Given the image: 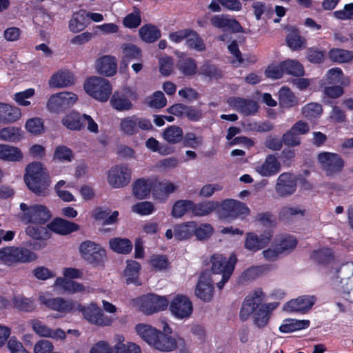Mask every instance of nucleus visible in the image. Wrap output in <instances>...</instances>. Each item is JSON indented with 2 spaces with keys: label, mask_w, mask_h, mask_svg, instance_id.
Masks as SVG:
<instances>
[{
  "label": "nucleus",
  "mask_w": 353,
  "mask_h": 353,
  "mask_svg": "<svg viewBox=\"0 0 353 353\" xmlns=\"http://www.w3.org/2000/svg\"><path fill=\"white\" fill-rule=\"evenodd\" d=\"M264 294L261 290L254 291L246 296L240 310V318L246 321L254 313L253 321L259 328L264 327L268 323L270 312L276 308L277 304H263Z\"/></svg>",
  "instance_id": "1"
},
{
  "label": "nucleus",
  "mask_w": 353,
  "mask_h": 353,
  "mask_svg": "<svg viewBox=\"0 0 353 353\" xmlns=\"http://www.w3.org/2000/svg\"><path fill=\"white\" fill-rule=\"evenodd\" d=\"M24 181L28 188L39 196H46L50 193V180L46 170L40 163H32L26 167Z\"/></svg>",
  "instance_id": "2"
},
{
  "label": "nucleus",
  "mask_w": 353,
  "mask_h": 353,
  "mask_svg": "<svg viewBox=\"0 0 353 353\" xmlns=\"http://www.w3.org/2000/svg\"><path fill=\"white\" fill-rule=\"evenodd\" d=\"M237 259L234 254H232L229 259L221 254H216L210 259L211 271H209L212 278H217L216 286L222 290L225 283L230 279Z\"/></svg>",
  "instance_id": "3"
},
{
  "label": "nucleus",
  "mask_w": 353,
  "mask_h": 353,
  "mask_svg": "<svg viewBox=\"0 0 353 353\" xmlns=\"http://www.w3.org/2000/svg\"><path fill=\"white\" fill-rule=\"evenodd\" d=\"M36 259V254L25 248L8 246L0 249V261L7 265L29 263Z\"/></svg>",
  "instance_id": "4"
},
{
  "label": "nucleus",
  "mask_w": 353,
  "mask_h": 353,
  "mask_svg": "<svg viewBox=\"0 0 353 353\" xmlns=\"http://www.w3.org/2000/svg\"><path fill=\"white\" fill-rule=\"evenodd\" d=\"M20 210L19 219L25 223L44 224L52 216L48 208L41 204L28 205L24 203H21L20 204Z\"/></svg>",
  "instance_id": "5"
},
{
  "label": "nucleus",
  "mask_w": 353,
  "mask_h": 353,
  "mask_svg": "<svg viewBox=\"0 0 353 353\" xmlns=\"http://www.w3.org/2000/svg\"><path fill=\"white\" fill-rule=\"evenodd\" d=\"M85 92L101 102L107 101L112 93L110 81L101 77H92L84 83Z\"/></svg>",
  "instance_id": "6"
},
{
  "label": "nucleus",
  "mask_w": 353,
  "mask_h": 353,
  "mask_svg": "<svg viewBox=\"0 0 353 353\" xmlns=\"http://www.w3.org/2000/svg\"><path fill=\"white\" fill-rule=\"evenodd\" d=\"M77 309L82 313L83 318L91 324L105 327L110 326L113 323L114 319L105 315L103 310L94 303L86 306L79 305Z\"/></svg>",
  "instance_id": "7"
},
{
  "label": "nucleus",
  "mask_w": 353,
  "mask_h": 353,
  "mask_svg": "<svg viewBox=\"0 0 353 353\" xmlns=\"http://www.w3.org/2000/svg\"><path fill=\"white\" fill-rule=\"evenodd\" d=\"M79 252L85 261L94 265L101 264L106 256L105 250L99 244L90 240L81 243Z\"/></svg>",
  "instance_id": "8"
},
{
  "label": "nucleus",
  "mask_w": 353,
  "mask_h": 353,
  "mask_svg": "<svg viewBox=\"0 0 353 353\" xmlns=\"http://www.w3.org/2000/svg\"><path fill=\"white\" fill-rule=\"evenodd\" d=\"M152 128V125L149 119L136 115L122 119L119 124L121 132L127 136H132L138 134L140 130H148Z\"/></svg>",
  "instance_id": "9"
},
{
  "label": "nucleus",
  "mask_w": 353,
  "mask_h": 353,
  "mask_svg": "<svg viewBox=\"0 0 353 353\" xmlns=\"http://www.w3.org/2000/svg\"><path fill=\"white\" fill-rule=\"evenodd\" d=\"M217 278H212L209 270L203 271L199 278L195 288V296L205 302H210L214 296V282Z\"/></svg>",
  "instance_id": "10"
},
{
  "label": "nucleus",
  "mask_w": 353,
  "mask_h": 353,
  "mask_svg": "<svg viewBox=\"0 0 353 353\" xmlns=\"http://www.w3.org/2000/svg\"><path fill=\"white\" fill-rule=\"evenodd\" d=\"M77 99V95L74 93L61 92L52 95L48 101L47 106L50 112L59 113L72 107Z\"/></svg>",
  "instance_id": "11"
},
{
  "label": "nucleus",
  "mask_w": 353,
  "mask_h": 353,
  "mask_svg": "<svg viewBox=\"0 0 353 353\" xmlns=\"http://www.w3.org/2000/svg\"><path fill=\"white\" fill-rule=\"evenodd\" d=\"M317 159L321 168L327 176L340 172L344 166L343 159L336 153L321 152L318 154Z\"/></svg>",
  "instance_id": "12"
},
{
  "label": "nucleus",
  "mask_w": 353,
  "mask_h": 353,
  "mask_svg": "<svg viewBox=\"0 0 353 353\" xmlns=\"http://www.w3.org/2000/svg\"><path fill=\"white\" fill-rule=\"evenodd\" d=\"M185 343V340L181 337L174 338L159 331L152 347L160 352H170L181 348L183 350ZM182 352L184 353V350Z\"/></svg>",
  "instance_id": "13"
},
{
  "label": "nucleus",
  "mask_w": 353,
  "mask_h": 353,
  "mask_svg": "<svg viewBox=\"0 0 353 353\" xmlns=\"http://www.w3.org/2000/svg\"><path fill=\"white\" fill-rule=\"evenodd\" d=\"M131 170L125 165H115L108 172V183L114 188L126 186L131 181Z\"/></svg>",
  "instance_id": "14"
},
{
  "label": "nucleus",
  "mask_w": 353,
  "mask_h": 353,
  "mask_svg": "<svg viewBox=\"0 0 353 353\" xmlns=\"http://www.w3.org/2000/svg\"><path fill=\"white\" fill-rule=\"evenodd\" d=\"M138 302L140 304L141 310L145 314L163 310L169 304V301L165 297L153 294L142 296Z\"/></svg>",
  "instance_id": "15"
},
{
  "label": "nucleus",
  "mask_w": 353,
  "mask_h": 353,
  "mask_svg": "<svg viewBox=\"0 0 353 353\" xmlns=\"http://www.w3.org/2000/svg\"><path fill=\"white\" fill-rule=\"evenodd\" d=\"M170 310L176 318L183 319L190 316L193 306L188 296L179 294L170 302Z\"/></svg>",
  "instance_id": "16"
},
{
  "label": "nucleus",
  "mask_w": 353,
  "mask_h": 353,
  "mask_svg": "<svg viewBox=\"0 0 353 353\" xmlns=\"http://www.w3.org/2000/svg\"><path fill=\"white\" fill-rule=\"evenodd\" d=\"M296 190V178L290 172H283L279 175L275 185L276 194L281 197L293 194Z\"/></svg>",
  "instance_id": "17"
},
{
  "label": "nucleus",
  "mask_w": 353,
  "mask_h": 353,
  "mask_svg": "<svg viewBox=\"0 0 353 353\" xmlns=\"http://www.w3.org/2000/svg\"><path fill=\"white\" fill-rule=\"evenodd\" d=\"M250 212L247 205L239 201L228 199L221 206V216L235 219L241 215H248Z\"/></svg>",
  "instance_id": "18"
},
{
  "label": "nucleus",
  "mask_w": 353,
  "mask_h": 353,
  "mask_svg": "<svg viewBox=\"0 0 353 353\" xmlns=\"http://www.w3.org/2000/svg\"><path fill=\"white\" fill-rule=\"evenodd\" d=\"M39 301L49 309L61 313H69L75 306L72 300H65L61 297L49 298L44 294L39 295Z\"/></svg>",
  "instance_id": "19"
},
{
  "label": "nucleus",
  "mask_w": 353,
  "mask_h": 353,
  "mask_svg": "<svg viewBox=\"0 0 353 353\" xmlns=\"http://www.w3.org/2000/svg\"><path fill=\"white\" fill-rule=\"evenodd\" d=\"M211 24L223 30H232L234 32H243V28L235 19L226 14L214 15L210 19Z\"/></svg>",
  "instance_id": "20"
},
{
  "label": "nucleus",
  "mask_w": 353,
  "mask_h": 353,
  "mask_svg": "<svg viewBox=\"0 0 353 353\" xmlns=\"http://www.w3.org/2000/svg\"><path fill=\"white\" fill-rule=\"evenodd\" d=\"M95 69L101 75L112 77L117 72V59L110 55L102 56L96 60Z\"/></svg>",
  "instance_id": "21"
},
{
  "label": "nucleus",
  "mask_w": 353,
  "mask_h": 353,
  "mask_svg": "<svg viewBox=\"0 0 353 353\" xmlns=\"http://www.w3.org/2000/svg\"><path fill=\"white\" fill-rule=\"evenodd\" d=\"M227 102L230 106L245 116L253 114L258 110L257 103L251 99L230 97Z\"/></svg>",
  "instance_id": "22"
},
{
  "label": "nucleus",
  "mask_w": 353,
  "mask_h": 353,
  "mask_svg": "<svg viewBox=\"0 0 353 353\" xmlns=\"http://www.w3.org/2000/svg\"><path fill=\"white\" fill-rule=\"evenodd\" d=\"M316 298L314 296H301L285 303L283 310L290 312H307L314 305Z\"/></svg>",
  "instance_id": "23"
},
{
  "label": "nucleus",
  "mask_w": 353,
  "mask_h": 353,
  "mask_svg": "<svg viewBox=\"0 0 353 353\" xmlns=\"http://www.w3.org/2000/svg\"><path fill=\"white\" fill-rule=\"evenodd\" d=\"M31 324L33 330L39 336L43 337H49L54 339H64L65 338V332L58 328L57 330H52L47 325L42 323L39 320H32Z\"/></svg>",
  "instance_id": "24"
},
{
  "label": "nucleus",
  "mask_w": 353,
  "mask_h": 353,
  "mask_svg": "<svg viewBox=\"0 0 353 353\" xmlns=\"http://www.w3.org/2000/svg\"><path fill=\"white\" fill-rule=\"evenodd\" d=\"M255 170L263 176H270L280 170V163L274 155L269 154L262 164L255 167Z\"/></svg>",
  "instance_id": "25"
},
{
  "label": "nucleus",
  "mask_w": 353,
  "mask_h": 353,
  "mask_svg": "<svg viewBox=\"0 0 353 353\" xmlns=\"http://www.w3.org/2000/svg\"><path fill=\"white\" fill-rule=\"evenodd\" d=\"M48 227L52 231L62 235L70 234L79 229V225L77 223L61 218L54 219Z\"/></svg>",
  "instance_id": "26"
},
{
  "label": "nucleus",
  "mask_w": 353,
  "mask_h": 353,
  "mask_svg": "<svg viewBox=\"0 0 353 353\" xmlns=\"http://www.w3.org/2000/svg\"><path fill=\"white\" fill-rule=\"evenodd\" d=\"M74 83V76L69 71H59L54 74L49 81L50 86L57 88H65L72 85Z\"/></svg>",
  "instance_id": "27"
},
{
  "label": "nucleus",
  "mask_w": 353,
  "mask_h": 353,
  "mask_svg": "<svg viewBox=\"0 0 353 353\" xmlns=\"http://www.w3.org/2000/svg\"><path fill=\"white\" fill-rule=\"evenodd\" d=\"M89 23L86 10H80L73 14L69 22V29L73 33H77L84 30Z\"/></svg>",
  "instance_id": "28"
},
{
  "label": "nucleus",
  "mask_w": 353,
  "mask_h": 353,
  "mask_svg": "<svg viewBox=\"0 0 353 353\" xmlns=\"http://www.w3.org/2000/svg\"><path fill=\"white\" fill-rule=\"evenodd\" d=\"M61 123L68 130H81L84 128L83 114L72 111L63 117Z\"/></svg>",
  "instance_id": "29"
},
{
  "label": "nucleus",
  "mask_w": 353,
  "mask_h": 353,
  "mask_svg": "<svg viewBox=\"0 0 353 353\" xmlns=\"http://www.w3.org/2000/svg\"><path fill=\"white\" fill-rule=\"evenodd\" d=\"M20 117L21 111L18 108L0 103V123H12Z\"/></svg>",
  "instance_id": "30"
},
{
  "label": "nucleus",
  "mask_w": 353,
  "mask_h": 353,
  "mask_svg": "<svg viewBox=\"0 0 353 353\" xmlns=\"http://www.w3.org/2000/svg\"><path fill=\"white\" fill-rule=\"evenodd\" d=\"M176 68L186 77L194 76L197 71L196 61L188 57H180L176 63Z\"/></svg>",
  "instance_id": "31"
},
{
  "label": "nucleus",
  "mask_w": 353,
  "mask_h": 353,
  "mask_svg": "<svg viewBox=\"0 0 353 353\" xmlns=\"http://www.w3.org/2000/svg\"><path fill=\"white\" fill-rule=\"evenodd\" d=\"M23 157L21 150L17 147L0 144V159L7 161H20Z\"/></svg>",
  "instance_id": "32"
},
{
  "label": "nucleus",
  "mask_w": 353,
  "mask_h": 353,
  "mask_svg": "<svg viewBox=\"0 0 353 353\" xmlns=\"http://www.w3.org/2000/svg\"><path fill=\"white\" fill-rule=\"evenodd\" d=\"M331 277L336 284H341L343 281L349 279L353 275V263L347 262L343 264L339 269L336 268L331 272Z\"/></svg>",
  "instance_id": "33"
},
{
  "label": "nucleus",
  "mask_w": 353,
  "mask_h": 353,
  "mask_svg": "<svg viewBox=\"0 0 353 353\" xmlns=\"http://www.w3.org/2000/svg\"><path fill=\"white\" fill-rule=\"evenodd\" d=\"M138 335L150 346H152L159 330L148 324H138L135 327Z\"/></svg>",
  "instance_id": "34"
},
{
  "label": "nucleus",
  "mask_w": 353,
  "mask_h": 353,
  "mask_svg": "<svg viewBox=\"0 0 353 353\" xmlns=\"http://www.w3.org/2000/svg\"><path fill=\"white\" fill-rule=\"evenodd\" d=\"M152 190V181L150 179H139L133 185V194L138 199L147 197Z\"/></svg>",
  "instance_id": "35"
},
{
  "label": "nucleus",
  "mask_w": 353,
  "mask_h": 353,
  "mask_svg": "<svg viewBox=\"0 0 353 353\" xmlns=\"http://www.w3.org/2000/svg\"><path fill=\"white\" fill-rule=\"evenodd\" d=\"M195 230V222L190 221L174 227V237L179 241H183L191 237Z\"/></svg>",
  "instance_id": "36"
},
{
  "label": "nucleus",
  "mask_w": 353,
  "mask_h": 353,
  "mask_svg": "<svg viewBox=\"0 0 353 353\" xmlns=\"http://www.w3.org/2000/svg\"><path fill=\"white\" fill-rule=\"evenodd\" d=\"M109 245L114 252L119 254H127L132 250V243L128 239L112 238L110 239Z\"/></svg>",
  "instance_id": "37"
},
{
  "label": "nucleus",
  "mask_w": 353,
  "mask_h": 353,
  "mask_svg": "<svg viewBox=\"0 0 353 353\" xmlns=\"http://www.w3.org/2000/svg\"><path fill=\"white\" fill-rule=\"evenodd\" d=\"M139 35L143 41L153 43L161 37V31L152 24H146L139 29Z\"/></svg>",
  "instance_id": "38"
},
{
  "label": "nucleus",
  "mask_w": 353,
  "mask_h": 353,
  "mask_svg": "<svg viewBox=\"0 0 353 353\" xmlns=\"http://www.w3.org/2000/svg\"><path fill=\"white\" fill-rule=\"evenodd\" d=\"M119 212L111 210L108 208H97L94 211V218L96 220L103 221V225H110L115 223L117 220Z\"/></svg>",
  "instance_id": "39"
},
{
  "label": "nucleus",
  "mask_w": 353,
  "mask_h": 353,
  "mask_svg": "<svg viewBox=\"0 0 353 353\" xmlns=\"http://www.w3.org/2000/svg\"><path fill=\"white\" fill-rule=\"evenodd\" d=\"M217 206L218 203L213 201H206L196 204L193 202L192 213L197 216H206L213 212Z\"/></svg>",
  "instance_id": "40"
},
{
  "label": "nucleus",
  "mask_w": 353,
  "mask_h": 353,
  "mask_svg": "<svg viewBox=\"0 0 353 353\" xmlns=\"http://www.w3.org/2000/svg\"><path fill=\"white\" fill-rule=\"evenodd\" d=\"M54 285L61 287L65 292L70 294L81 292L85 290V287L81 283L62 277L57 278Z\"/></svg>",
  "instance_id": "41"
},
{
  "label": "nucleus",
  "mask_w": 353,
  "mask_h": 353,
  "mask_svg": "<svg viewBox=\"0 0 353 353\" xmlns=\"http://www.w3.org/2000/svg\"><path fill=\"white\" fill-rule=\"evenodd\" d=\"M12 303L14 308L21 312H30L35 308L34 300L23 295L14 296Z\"/></svg>",
  "instance_id": "42"
},
{
  "label": "nucleus",
  "mask_w": 353,
  "mask_h": 353,
  "mask_svg": "<svg viewBox=\"0 0 353 353\" xmlns=\"http://www.w3.org/2000/svg\"><path fill=\"white\" fill-rule=\"evenodd\" d=\"M139 270L140 265L138 262L135 261L128 262L124 270L127 284L134 283L137 285H140V283L138 281V272Z\"/></svg>",
  "instance_id": "43"
},
{
  "label": "nucleus",
  "mask_w": 353,
  "mask_h": 353,
  "mask_svg": "<svg viewBox=\"0 0 353 353\" xmlns=\"http://www.w3.org/2000/svg\"><path fill=\"white\" fill-rule=\"evenodd\" d=\"M163 137L168 143L175 144L183 140V132L180 127L171 125L163 131Z\"/></svg>",
  "instance_id": "44"
},
{
  "label": "nucleus",
  "mask_w": 353,
  "mask_h": 353,
  "mask_svg": "<svg viewBox=\"0 0 353 353\" xmlns=\"http://www.w3.org/2000/svg\"><path fill=\"white\" fill-rule=\"evenodd\" d=\"M110 102L117 110H129L132 108V103L128 97L123 93L114 92L111 98Z\"/></svg>",
  "instance_id": "45"
},
{
  "label": "nucleus",
  "mask_w": 353,
  "mask_h": 353,
  "mask_svg": "<svg viewBox=\"0 0 353 353\" xmlns=\"http://www.w3.org/2000/svg\"><path fill=\"white\" fill-rule=\"evenodd\" d=\"M288 46L293 50H298L306 47V40L297 30L289 32L285 39Z\"/></svg>",
  "instance_id": "46"
},
{
  "label": "nucleus",
  "mask_w": 353,
  "mask_h": 353,
  "mask_svg": "<svg viewBox=\"0 0 353 353\" xmlns=\"http://www.w3.org/2000/svg\"><path fill=\"white\" fill-rule=\"evenodd\" d=\"M283 72L296 77H301L304 74L303 65L296 60L288 59L281 63Z\"/></svg>",
  "instance_id": "47"
},
{
  "label": "nucleus",
  "mask_w": 353,
  "mask_h": 353,
  "mask_svg": "<svg viewBox=\"0 0 353 353\" xmlns=\"http://www.w3.org/2000/svg\"><path fill=\"white\" fill-rule=\"evenodd\" d=\"M279 103L282 107L291 108L298 104L296 97L288 88L283 87L279 92Z\"/></svg>",
  "instance_id": "48"
},
{
  "label": "nucleus",
  "mask_w": 353,
  "mask_h": 353,
  "mask_svg": "<svg viewBox=\"0 0 353 353\" xmlns=\"http://www.w3.org/2000/svg\"><path fill=\"white\" fill-rule=\"evenodd\" d=\"M123 61L121 64L127 66L128 62L132 59H139L141 54L139 48L132 43H126L123 45Z\"/></svg>",
  "instance_id": "49"
},
{
  "label": "nucleus",
  "mask_w": 353,
  "mask_h": 353,
  "mask_svg": "<svg viewBox=\"0 0 353 353\" xmlns=\"http://www.w3.org/2000/svg\"><path fill=\"white\" fill-rule=\"evenodd\" d=\"M192 206H193V201L190 200H179L172 206V216L174 218H181L188 211H192Z\"/></svg>",
  "instance_id": "50"
},
{
  "label": "nucleus",
  "mask_w": 353,
  "mask_h": 353,
  "mask_svg": "<svg viewBox=\"0 0 353 353\" xmlns=\"http://www.w3.org/2000/svg\"><path fill=\"white\" fill-rule=\"evenodd\" d=\"M331 60L339 63H347L353 59V52L344 49H332L329 52Z\"/></svg>",
  "instance_id": "51"
},
{
  "label": "nucleus",
  "mask_w": 353,
  "mask_h": 353,
  "mask_svg": "<svg viewBox=\"0 0 353 353\" xmlns=\"http://www.w3.org/2000/svg\"><path fill=\"white\" fill-rule=\"evenodd\" d=\"M186 44L191 49H194L198 52L205 50V45L203 39L196 32L191 30L188 37L186 39Z\"/></svg>",
  "instance_id": "52"
},
{
  "label": "nucleus",
  "mask_w": 353,
  "mask_h": 353,
  "mask_svg": "<svg viewBox=\"0 0 353 353\" xmlns=\"http://www.w3.org/2000/svg\"><path fill=\"white\" fill-rule=\"evenodd\" d=\"M74 159L72 150L65 145H58L54 152V159L60 162H71Z\"/></svg>",
  "instance_id": "53"
},
{
  "label": "nucleus",
  "mask_w": 353,
  "mask_h": 353,
  "mask_svg": "<svg viewBox=\"0 0 353 353\" xmlns=\"http://www.w3.org/2000/svg\"><path fill=\"white\" fill-rule=\"evenodd\" d=\"M304 214L305 210H301L297 207L284 206L281 209L279 216L282 221H289L295 216H303Z\"/></svg>",
  "instance_id": "54"
},
{
  "label": "nucleus",
  "mask_w": 353,
  "mask_h": 353,
  "mask_svg": "<svg viewBox=\"0 0 353 353\" xmlns=\"http://www.w3.org/2000/svg\"><path fill=\"white\" fill-rule=\"evenodd\" d=\"M20 129L16 127H6L0 130V139L6 141L14 142L20 139Z\"/></svg>",
  "instance_id": "55"
},
{
  "label": "nucleus",
  "mask_w": 353,
  "mask_h": 353,
  "mask_svg": "<svg viewBox=\"0 0 353 353\" xmlns=\"http://www.w3.org/2000/svg\"><path fill=\"white\" fill-rule=\"evenodd\" d=\"M26 233L37 240L45 239L49 236L47 228L42 226L30 225L27 227Z\"/></svg>",
  "instance_id": "56"
},
{
  "label": "nucleus",
  "mask_w": 353,
  "mask_h": 353,
  "mask_svg": "<svg viewBox=\"0 0 353 353\" xmlns=\"http://www.w3.org/2000/svg\"><path fill=\"white\" fill-rule=\"evenodd\" d=\"M244 247L252 252H256L263 248L259 241V236L254 232L246 234Z\"/></svg>",
  "instance_id": "57"
},
{
  "label": "nucleus",
  "mask_w": 353,
  "mask_h": 353,
  "mask_svg": "<svg viewBox=\"0 0 353 353\" xmlns=\"http://www.w3.org/2000/svg\"><path fill=\"white\" fill-rule=\"evenodd\" d=\"M199 73L210 79H219L221 77V72L216 65L206 62L200 68Z\"/></svg>",
  "instance_id": "58"
},
{
  "label": "nucleus",
  "mask_w": 353,
  "mask_h": 353,
  "mask_svg": "<svg viewBox=\"0 0 353 353\" xmlns=\"http://www.w3.org/2000/svg\"><path fill=\"white\" fill-rule=\"evenodd\" d=\"M312 258L319 263L325 264L330 262L333 259V256L330 249L324 248L314 251L312 254Z\"/></svg>",
  "instance_id": "59"
},
{
  "label": "nucleus",
  "mask_w": 353,
  "mask_h": 353,
  "mask_svg": "<svg viewBox=\"0 0 353 353\" xmlns=\"http://www.w3.org/2000/svg\"><path fill=\"white\" fill-rule=\"evenodd\" d=\"M167 100L161 91L155 92L150 98L148 105L154 108H162L166 105Z\"/></svg>",
  "instance_id": "60"
},
{
  "label": "nucleus",
  "mask_w": 353,
  "mask_h": 353,
  "mask_svg": "<svg viewBox=\"0 0 353 353\" xmlns=\"http://www.w3.org/2000/svg\"><path fill=\"white\" fill-rule=\"evenodd\" d=\"M296 240L294 237L288 236L282 239L276 246L281 254L290 252L295 248Z\"/></svg>",
  "instance_id": "61"
},
{
  "label": "nucleus",
  "mask_w": 353,
  "mask_h": 353,
  "mask_svg": "<svg viewBox=\"0 0 353 353\" xmlns=\"http://www.w3.org/2000/svg\"><path fill=\"white\" fill-rule=\"evenodd\" d=\"M283 144L288 147L299 146L301 143V139L293 132L290 129L286 131L282 136Z\"/></svg>",
  "instance_id": "62"
},
{
  "label": "nucleus",
  "mask_w": 353,
  "mask_h": 353,
  "mask_svg": "<svg viewBox=\"0 0 353 353\" xmlns=\"http://www.w3.org/2000/svg\"><path fill=\"white\" fill-rule=\"evenodd\" d=\"M322 111V107L320 104L311 103L303 107L302 112L305 117L312 119L320 115Z\"/></svg>",
  "instance_id": "63"
},
{
  "label": "nucleus",
  "mask_w": 353,
  "mask_h": 353,
  "mask_svg": "<svg viewBox=\"0 0 353 353\" xmlns=\"http://www.w3.org/2000/svg\"><path fill=\"white\" fill-rule=\"evenodd\" d=\"M325 52L316 48H310L307 50V59L313 63H321L323 61Z\"/></svg>",
  "instance_id": "64"
}]
</instances>
